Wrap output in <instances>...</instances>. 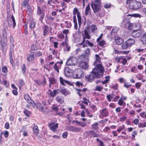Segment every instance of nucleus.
I'll use <instances>...</instances> for the list:
<instances>
[{"label": "nucleus", "instance_id": "nucleus-38", "mask_svg": "<svg viewBox=\"0 0 146 146\" xmlns=\"http://www.w3.org/2000/svg\"><path fill=\"white\" fill-rule=\"evenodd\" d=\"M91 28L92 32L93 33H95V31L97 29L96 26L94 25H92L91 26Z\"/></svg>", "mask_w": 146, "mask_h": 146}, {"label": "nucleus", "instance_id": "nucleus-11", "mask_svg": "<svg viewBox=\"0 0 146 146\" xmlns=\"http://www.w3.org/2000/svg\"><path fill=\"white\" fill-rule=\"evenodd\" d=\"M48 127L50 130L53 132H55L57 131L56 129L58 128V124L55 123L54 122H52L48 124Z\"/></svg>", "mask_w": 146, "mask_h": 146}, {"label": "nucleus", "instance_id": "nucleus-5", "mask_svg": "<svg viewBox=\"0 0 146 146\" xmlns=\"http://www.w3.org/2000/svg\"><path fill=\"white\" fill-rule=\"evenodd\" d=\"M129 4V9L133 10L139 9L141 6V3L140 2L135 0L132 1Z\"/></svg>", "mask_w": 146, "mask_h": 146}, {"label": "nucleus", "instance_id": "nucleus-44", "mask_svg": "<svg viewBox=\"0 0 146 146\" xmlns=\"http://www.w3.org/2000/svg\"><path fill=\"white\" fill-rule=\"evenodd\" d=\"M85 42L86 44L88 45L91 47H93L94 46L93 44L90 42L88 40H86Z\"/></svg>", "mask_w": 146, "mask_h": 146}, {"label": "nucleus", "instance_id": "nucleus-35", "mask_svg": "<svg viewBox=\"0 0 146 146\" xmlns=\"http://www.w3.org/2000/svg\"><path fill=\"white\" fill-rule=\"evenodd\" d=\"M49 86L50 87L51 84H54L56 82V80L54 78H49Z\"/></svg>", "mask_w": 146, "mask_h": 146}, {"label": "nucleus", "instance_id": "nucleus-31", "mask_svg": "<svg viewBox=\"0 0 146 146\" xmlns=\"http://www.w3.org/2000/svg\"><path fill=\"white\" fill-rule=\"evenodd\" d=\"M33 129L34 133L36 135L39 132V130L37 126L35 124H34Z\"/></svg>", "mask_w": 146, "mask_h": 146}, {"label": "nucleus", "instance_id": "nucleus-22", "mask_svg": "<svg viewBox=\"0 0 146 146\" xmlns=\"http://www.w3.org/2000/svg\"><path fill=\"white\" fill-rule=\"evenodd\" d=\"M35 54H30L27 56V60L29 62H33L34 60Z\"/></svg>", "mask_w": 146, "mask_h": 146}, {"label": "nucleus", "instance_id": "nucleus-9", "mask_svg": "<svg viewBox=\"0 0 146 146\" xmlns=\"http://www.w3.org/2000/svg\"><path fill=\"white\" fill-rule=\"evenodd\" d=\"M77 62V59L74 56H71L68 59L66 64L68 66H73L76 65Z\"/></svg>", "mask_w": 146, "mask_h": 146}, {"label": "nucleus", "instance_id": "nucleus-47", "mask_svg": "<svg viewBox=\"0 0 146 146\" xmlns=\"http://www.w3.org/2000/svg\"><path fill=\"white\" fill-rule=\"evenodd\" d=\"M34 54L35 55V56L37 57L41 56L42 55V53L40 51L37 52Z\"/></svg>", "mask_w": 146, "mask_h": 146}, {"label": "nucleus", "instance_id": "nucleus-32", "mask_svg": "<svg viewBox=\"0 0 146 146\" xmlns=\"http://www.w3.org/2000/svg\"><path fill=\"white\" fill-rule=\"evenodd\" d=\"M37 49V48L36 47V46L33 44L31 45L30 52L32 53H34L35 51Z\"/></svg>", "mask_w": 146, "mask_h": 146}, {"label": "nucleus", "instance_id": "nucleus-42", "mask_svg": "<svg viewBox=\"0 0 146 146\" xmlns=\"http://www.w3.org/2000/svg\"><path fill=\"white\" fill-rule=\"evenodd\" d=\"M113 97L112 95H107L106 98L109 102H110L111 99L113 98Z\"/></svg>", "mask_w": 146, "mask_h": 146}, {"label": "nucleus", "instance_id": "nucleus-28", "mask_svg": "<svg viewBox=\"0 0 146 146\" xmlns=\"http://www.w3.org/2000/svg\"><path fill=\"white\" fill-rule=\"evenodd\" d=\"M60 83L63 85L65 86L64 83L69 84L70 83L67 80L64 79L62 77H60Z\"/></svg>", "mask_w": 146, "mask_h": 146}, {"label": "nucleus", "instance_id": "nucleus-17", "mask_svg": "<svg viewBox=\"0 0 146 146\" xmlns=\"http://www.w3.org/2000/svg\"><path fill=\"white\" fill-rule=\"evenodd\" d=\"M79 66L80 68L84 69H87L88 67V64L82 61H81L79 62Z\"/></svg>", "mask_w": 146, "mask_h": 146}, {"label": "nucleus", "instance_id": "nucleus-34", "mask_svg": "<svg viewBox=\"0 0 146 146\" xmlns=\"http://www.w3.org/2000/svg\"><path fill=\"white\" fill-rule=\"evenodd\" d=\"M97 42L98 44L101 46H104L106 44L105 41L103 40L99 41Z\"/></svg>", "mask_w": 146, "mask_h": 146}, {"label": "nucleus", "instance_id": "nucleus-43", "mask_svg": "<svg viewBox=\"0 0 146 146\" xmlns=\"http://www.w3.org/2000/svg\"><path fill=\"white\" fill-rule=\"evenodd\" d=\"M18 84L20 86H21L24 85L25 83L24 81L23 80L21 79L19 80Z\"/></svg>", "mask_w": 146, "mask_h": 146}, {"label": "nucleus", "instance_id": "nucleus-53", "mask_svg": "<svg viewBox=\"0 0 146 146\" xmlns=\"http://www.w3.org/2000/svg\"><path fill=\"white\" fill-rule=\"evenodd\" d=\"M20 132H23V135L24 136H27L28 135L27 132L26 131H24V129H22L21 130V131Z\"/></svg>", "mask_w": 146, "mask_h": 146}, {"label": "nucleus", "instance_id": "nucleus-48", "mask_svg": "<svg viewBox=\"0 0 146 146\" xmlns=\"http://www.w3.org/2000/svg\"><path fill=\"white\" fill-rule=\"evenodd\" d=\"M13 49H11V50L9 52V59L13 58Z\"/></svg>", "mask_w": 146, "mask_h": 146}, {"label": "nucleus", "instance_id": "nucleus-29", "mask_svg": "<svg viewBox=\"0 0 146 146\" xmlns=\"http://www.w3.org/2000/svg\"><path fill=\"white\" fill-rule=\"evenodd\" d=\"M43 35L44 36L47 35L48 31V28L47 26L45 25L43 27Z\"/></svg>", "mask_w": 146, "mask_h": 146}, {"label": "nucleus", "instance_id": "nucleus-14", "mask_svg": "<svg viewBox=\"0 0 146 146\" xmlns=\"http://www.w3.org/2000/svg\"><path fill=\"white\" fill-rule=\"evenodd\" d=\"M74 77L76 78H80L84 76L83 72L82 70L79 69L78 70L76 73L74 75Z\"/></svg>", "mask_w": 146, "mask_h": 146}, {"label": "nucleus", "instance_id": "nucleus-37", "mask_svg": "<svg viewBox=\"0 0 146 146\" xmlns=\"http://www.w3.org/2000/svg\"><path fill=\"white\" fill-rule=\"evenodd\" d=\"M83 101H81V103H84L86 105H88V102H90V101L88 100H87V98L85 97H84L83 98Z\"/></svg>", "mask_w": 146, "mask_h": 146}, {"label": "nucleus", "instance_id": "nucleus-39", "mask_svg": "<svg viewBox=\"0 0 146 146\" xmlns=\"http://www.w3.org/2000/svg\"><path fill=\"white\" fill-rule=\"evenodd\" d=\"M93 129L94 130H97L98 128V123H96L92 124V125Z\"/></svg>", "mask_w": 146, "mask_h": 146}, {"label": "nucleus", "instance_id": "nucleus-61", "mask_svg": "<svg viewBox=\"0 0 146 146\" xmlns=\"http://www.w3.org/2000/svg\"><path fill=\"white\" fill-rule=\"evenodd\" d=\"M119 82L120 83H125V80L123 78H119Z\"/></svg>", "mask_w": 146, "mask_h": 146}, {"label": "nucleus", "instance_id": "nucleus-52", "mask_svg": "<svg viewBox=\"0 0 146 146\" xmlns=\"http://www.w3.org/2000/svg\"><path fill=\"white\" fill-rule=\"evenodd\" d=\"M2 71L3 72L6 73L7 72V67L5 66H4L2 68Z\"/></svg>", "mask_w": 146, "mask_h": 146}, {"label": "nucleus", "instance_id": "nucleus-2", "mask_svg": "<svg viewBox=\"0 0 146 146\" xmlns=\"http://www.w3.org/2000/svg\"><path fill=\"white\" fill-rule=\"evenodd\" d=\"M6 32L5 29L0 30V48L2 50L6 47L7 43Z\"/></svg>", "mask_w": 146, "mask_h": 146}, {"label": "nucleus", "instance_id": "nucleus-63", "mask_svg": "<svg viewBox=\"0 0 146 146\" xmlns=\"http://www.w3.org/2000/svg\"><path fill=\"white\" fill-rule=\"evenodd\" d=\"M10 125L9 123L8 122L5 123V127L7 129H9V128Z\"/></svg>", "mask_w": 146, "mask_h": 146}, {"label": "nucleus", "instance_id": "nucleus-25", "mask_svg": "<svg viewBox=\"0 0 146 146\" xmlns=\"http://www.w3.org/2000/svg\"><path fill=\"white\" fill-rule=\"evenodd\" d=\"M72 70L68 68H66L64 70V73L65 75L67 77L70 76V73L71 72Z\"/></svg>", "mask_w": 146, "mask_h": 146}, {"label": "nucleus", "instance_id": "nucleus-33", "mask_svg": "<svg viewBox=\"0 0 146 146\" xmlns=\"http://www.w3.org/2000/svg\"><path fill=\"white\" fill-rule=\"evenodd\" d=\"M90 5L89 4L86 7L85 14L86 15H87L90 12Z\"/></svg>", "mask_w": 146, "mask_h": 146}, {"label": "nucleus", "instance_id": "nucleus-23", "mask_svg": "<svg viewBox=\"0 0 146 146\" xmlns=\"http://www.w3.org/2000/svg\"><path fill=\"white\" fill-rule=\"evenodd\" d=\"M61 92L64 96H66L70 94V91L64 88H62L60 90Z\"/></svg>", "mask_w": 146, "mask_h": 146}, {"label": "nucleus", "instance_id": "nucleus-16", "mask_svg": "<svg viewBox=\"0 0 146 146\" xmlns=\"http://www.w3.org/2000/svg\"><path fill=\"white\" fill-rule=\"evenodd\" d=\"M83 39L82 42L81 44L84 43L86 41V38L90 39L91 38L90 36L89 35L87 31L85 30L84 31V35H83Z\"/></svg>", "mask_w": 146, "mask_h": 146}, {"label": "nucleus", "instance_id": "nucleus-64", "mask_svg": "<svg viewBox=\"0 0 146 146\" xmlns=\"http://www.w3.org/2000/svg\"><path fill=\"white\" fill-rule=\"evenodd\" d=\"M76 85L78 86H82L83 84L82 83H81L80 82H76Z\"/></svg>", "mask_w": 146, "mask_h": 146}, {"label": "nucleus", "instance_id": "nucleus-24", "mask_svg": "<svg viewBox=\"0 0 146 146\" xmlns=\"http://www.w3.org/2000/svg\"><path fill=\"white\" fill-rule=\"evenodd\" d=\"M24 98L27 102L29 103L30 105L33 101L31 99L29 96L28 94H25L24 95Z\"/></svg>", "mask_w": 146, "mask_h": 146}, {"label": "nucleus", "instance_id": "nucleus-6", "mask_svg": "<svg viewBox=\"0 0 146 146\" xmlns=\"http://www.w3.org/2000/svg\"><path fill=\"white\" fill-rule=\"evenodd\" d=\"M135 42V40L133 38H129L123 43L121 45V48L125 49L131 47Z\"/></svg>", "mask_w": 146, "mask_h": 146}, {"label": "nucleus", "instance_id": "nucleus-40", "mask_svg": "<svg viewBox=\"0 0 146 146\" xmlns=\"http://www.w3.org/2000/svg\"><path fill=\"white\" fill-rule=\"evenodd\" d=\"M133 25L135 27H136V28H138V29L139 30V29H140L141 28V24L140 23H134L133 24Z\"/></svg>", "mask_w": 146, "mask_h": 146}, {"label": "nucleus", "instance_id": "nucleus-51", "mask_svg": "<svg viewBox=\"0 0 146 146\" xmlns=\"http://www.w3.org/2000/svg\"><path fill=\"white\" fill-rule=\"evenodd\" d=\"M125 105V103L123 100L119 99V105L123 106Z\"/></svg>", "mask_w": 146, "mask_h": 146}, {"label": "nucleus", "instance_id": "nucleus-36", "mask_svg": "<svg viewBox=\"0 0 146 146\" xmlns=\"http://www.w3.org/2000/svg\"><path fill=\"white\" fill-rule=\"evenodd\" d=\"M96 140L98 142V146H104V143L102 141L100 140L98 138H97Z\"/></svg>", "mask_w": 146, "mask_h": 146}, {"label": "nucleus", "instance_id": "nucleus-20", "mask_svg": "<svg viewBox=\"0 0 146 146\" xmlns=\"http://www.w3.org/2000/svg\"><path fill=\"white\" fill-rule=\"evenodd\" d=\"M55 100L59 104H62L64 103V97L62 96H58L56 98Z\"/></svg>", "mask_w": 146, "mask_h": 146}, {"label": "nucleus", "instance_id": "nucleus-18", "mask_svg": "<svg viewBox=\"0 0 146 146\" xmlns=\"http://www.w3.org/2000/svg\"><path fill=\"white\" fill-rule=\"evenodd\" d=\"M123 22L125 24V27L126 28H127L129 29H131L132 27V24L129 21H127L126 19H124L123 20Z\"/></svg>", "mask_w": 146, "mask_h": 146}, {"label": "nucleus", "instance_id": "nucleus-55", "mask_svg": "<svg viewBox=\"0 0 146 146\" xmlns=\"http://www.w3.org/2000/svg\"><path fill=\"white\" fill-rule=\"evenodd\" d=\"M115 43L117 44H119V36H116L115 37Z\"/></svg>", "mask_w": 146, "mask_h": 146}, {"label": "nucleus", "instance_id": "nucleus-45", "mask_svg": "<svg viewBox=\"0 0 146 146\" xmlns=\"http://www.w3.org/2000/svg\"><path fill=\"white\" fill-rule=\"evenodd\" d=\"M11 19L12 20V21L13 22V28H14L16 25V23L14 17L13 15H12L11 17Z\"/></svg>", "mask_w": 146, "mask_h": 146}, {"label": "nucleus", "instance_id": "nucleus-4", "mask_svg": "<svg viewBox=\"0 0 146 146\" xmlns=\"http://www.w3.org/2000/svg\"><path fill=\"white\" fill-rule=\"evenodd\" d=\"M84 53L80 55L78 58L85 62L88 61L89 60V55L90 53V49L87 47L84 50Z\"/></svg>", "mask_w": 146, "mask_h": 146}, {"label": "nucleus", "instance_id": "nucleus-60", "mask_svg": "<svg viewBox=\"0 0 146 146\" xmlns=\"http://www.w3.org/2000/svg\"><path fill=\"white\" fill-rule=\"evenodd\" d=\"M3 134L4 135L5 137V138L7 137L9 135L8 132L7 131L3 132Z\"/></svg>", "mask_w": 146, "mask_h": 146}, {"label": "nucleus", "instance_id": "nucleus-54", "mask_svg": "<svg viewBox=\"0 0 146 146\" xmlns=\"http://www.w3.org/2000/svg\"><path fill=\"white\" fill-rule=\"evenodd\" d=\"M26 67L25 64H23L22 66V72L23 74H24L26 71Z\"/></svg>", "mask_w": 146, "mask_h": 146}, {"label": "nucleus", "instance_id": "nucleus-7", "mask_svg": "<svg viewBox=\"0 0 146 146\" xmlns=\"http://www.w3.org/2000/svg\"><path fill=\"white\" fill-rule=\"evenodd\" d=\"M96 57L95 61L94 63V65L96 66L95 68H97L98 69H100V68H102V72H103L104 71L103 67L100 64L101 61V58L99 56V55L98 54H96L95 55Z\"/></svg>", "mask_w": 146, "mask_h": 146}, {"label": "nucleus", "instance_id": "nucleus-19", "mask_svg": "<svg viewBox=\"0 0 146 146\" xmlns=\"http://www.w3.org/2000/svg\"><path fill=\"white\" fill-rule=\"evenodd\" d=\"M88 136L90 137H98L99 135L98 134L96 133L94 131H90L86 132Z\"/></svg>", "mask_w": 146, "mask_h": 146}, {"label": "nucleus", "instance_id": "nucleus-27", "mask_svg": "<svg viewBox=\"0 0 146 146\" xmlns=\"http://www.w3.org/2000/svg\"><path fill=\"white\" fill-rule=\"evenodd\" d=\"M128 17H130L128 18H130L131 17H138L139 18H141L142 16L139 14L138 13H134L131 14H129L127 15Z\"/></svg>", "mask_w": 146, "mask_h": 146}, {"label": "nucleus", "instance_id": "nucleus-49", "mask_svg": "<svg viewBox=\"0 0 146 146\" xmlns=\"http://www.w3.org/2000/svg\"><path fill=\"white\" fill-rule=\"evenodd\" d=\"M139 127H146V123H139L138 124Z\"/></svg>", "mask_w": 146, "mask_h": 146}, {"label": "nucleus", "instance_id": "nucleus-30", "mask_svg": "<svg viewBox=\"0 0 146 146\" xmlns=\"http://www.w3.org/2000/svg\"><path fill=\"white\" fill-rule=\"evenodd\" d=\"M60 63L57 62L55 64L53 67L55 70H56L58 72H59V69L60 68Z\"/></svg>", "mask_w": 146, "mask_h": 146}, {"label": "nucleus", "instance_id": "nucleus-10", "mask_svg": "<svg viewBox=\"0 0 146 146\" xmlns=\"http://www.w3.org/2000/svg\"><path fill=\"white\" fill-rule=\"evenodd\" d=\"M31 106L33 107L34 108H35L38 109L39 110L42 112L46 111V109L42 106V105L40 103H34V101L31 104Z\"/></svg>", "mask_w": 146, "mask_h": 146}, {"label": "nucleus", "instance_id": "nucleus-13", "mask_svg": "<svg viewBox=\"0 0 146 146\" xmlns=\"http://www.w3.org/2000/svg\"><path fill=\"white\" fill-rule=\"evenodd\" d=\"M73 12H75L76 13H77V17L78 19V25L79 27H80L82 23L80 13L79 12L78 9L76 8H74L73 10Z\"/></svg>", "mask_w": 146, "mask_h": 146}, {"label": "nucleus", "instance_id": "nucleus-46", "mask_svg": "<svg viewBox=\"0 0 146 146\" xmlns=\"http://www.w3.org/2000/svg\"><path fill=\"white\" fill-rule=\"evenodd\" d=\"M103 89V88L100 86H97L95 88V90L99 91H102Z\"/></svg>", "mask_w": 146, "mask_h": 146}, {"label": "nucleus", "instance_id": "nucleus-12", "mask_svg": "<svg viewBox=\"0 0 146 146\" xmlns=\"http://www.w3.org/2000/svg\"><path fill=\"white\" fill-rule=\"evenodd\" d=\"M142 31L140 30H133L131 34V36L134 37H139L142 34Z\"/></svg>", "mask_w": 146, "mask_h": 146}, {"label": "nucleus", "instance_id": "nucleus-57", "mask_svg": "<svg viewBox=\"0 0 146 146\" xmlns=\"http://www.w3.org/2000/svg\"><path fill=\"white\" fill-rule=\"evenodd\" d=\"M141 84V83L137 82L135 84V86L137 88H138L140 87Z\"/></svg>", "mask_w": 146, "mask_h": 146}, {"label": "nucleus", "instance_id": "nucleus-1", "mask_svg": "<svg viewBox=\"0 0 146 146\" xmlns=\"http://www.w3.org/2000/svg\"><path fill=\"white\" fill-rule=\"evenodd\" d=\"M102 73V67L100 69L94 68L90 74L86 76V79L88 82H92L94 79L100 77Z\"/></svg>", "mask_w": 146, "mask_h": 146}, {"label": "nucleus", "instance_id": "nucleus-3", "mask_svg": "<svg viewBox=\"0 0 146 146\" xmlns=\"http://www.w3.org/2000/svg\"><path fill=\"white\" fill-rule=\"evenodd\" d=\"M101 5L100 0H94V1L92 2L91 7L94 13H97L100 11Z\"/></svg>", "mask_w": 146, "mask_h": 146}, {"label": "nucleus", "instance_id": "nucleus-21", "mask_svg": "<svg viewBox=\"0 0 146 146\" xmlns=\"http://www.w3.org/2000/svg\"><path fill=\"white\" fill-rule=\"evenodd\" d=\"M72 36L74 41L77 42L78 41L79 39V36L77 32H76L74 33L72 35Z\"/></svg>", "mask_w": 146, "mask_h": 146}, {"label": "nucleus", "instance_id": "nucleus-41", "mask_svg": "<svg viewBox=\"0 0 146 146\" xmlns=\"http://www.w3.org/2000/svg\"><path fill=\"white\" fill-rule=\"evenodd\" d=\"M35 25V23L33 21H31L29 23V27L31 29L33 28Z\"/></svg>", "mask_w": 146, "mask_h": 146}, {"label": "nucleus", "instance_id": "nucleus-59", "mask_svg": "<svg viewBox=\"0 0 146 146\" xmlns=\"http://www.w3.org/2000/svg\"><path fill=\"white\" fill-rule=\"evenodd\" d=\"M137 135V132L136 131H133L132 133V138L133 139L135 137V135Z\"/></svg>", "mask_w": 146, "mask_h": 146}, {"label": "nucleus", "instance_id": "nucleus-26", "mask_svg": "<svg viewBox=\"0 0 146 146\" xmlns=\"http://www.w3.org/2000/svg\"><path fill=\"white\" fill-rule=\"evenodd\" d=\"M101 114L102 116L106 117L108 115V112L106 108H104L101 111Z\"/></svg>", "mask_w": 146, "mask_h": 146}, {"label": "nucleus", "instance_id": "nucleus-56", "mask_svg": "<svg viewBox=\"0 0 146 146\" xmlns=\"http://www.w3.org/2000/svg\"><path fill=\"white\" fill-rule=\"evenodd\" d=\"M68 133L67 132L63 133L62 135V137L64 138H66L67 137Z\"/></svg>", "mask_w": 146, "mask_h": 146}, {"label": "nucleus", "instance_id": "nucleus-58", "mask_svg": "<svg viewBox=\"0 0 146 146\" xmlns=\"http://www.w3.org/2000/svg\"><path fill=\"white\" fill-rule=\"evenodd\" d=\"M68 130L72 131H74V127L71 126L69 127L68 128Z\"/></svg>", "mask_w": 146, "mask_h": 146}, {"label": "nucleus", "instance_id": "nucleus-62", "mask_svg": "<svg viewBox=\"0 0 146 146\" xmlns=\"http://www.w3.org/2000/svg\"><path fill=\"white\" fill-rule=\"evenodd\" d=\"M58 37L59 38L62 39L64 38V36L63 34L62 33H61L58 34Z\"/></svg>", "mask_w": 146, "mask_h": 146}, {"label": "nucleus", "instance_id": "nucleus-50", "mask_svg": "<svg viewBox=\"0 0 146 146\" xmlns=\"http://www.w3.org/2000/svg\"><path fill=\"white\" fill-rule=\"evenodd\" d=\"M129 52V50L127 51H119V54L121 53L123 54H127Z\"/></svg>", "mask_w": 146, "mask_h": 146}, {"label": "nucleus", "instance_id": "nucleus-15", "mask_svg": "<svg viewBox=\"0 0 146 146\" xmlns=\"http://www.w3.org/2000/svg\"><path fill=\"white\" fill-rule=\"evenodd\" d=\"M29 1H27L26 0H24L22 4V7H27L28 9L27 10V12H30L31 11L30 7H31L29 6Z\"/></svg>", "mask_w": 146, "mask_h": 146}, {"label": "nucleus", "instance_id": "nucleus-8", "mask_svg": "<svg viewBox=\"0 0 146 146\" xmlns=\"http://www.w3.org/2000/svg\"><path fill=\"white\" fill-rule=\"evenodd\" d=\"M36 14L37 15L40 16L39 18V20L41 23H42L45 15L44 10L39 6H38Z\"/></svg>", "mask_w": 146, "mask_h": 146}]
</instances>
